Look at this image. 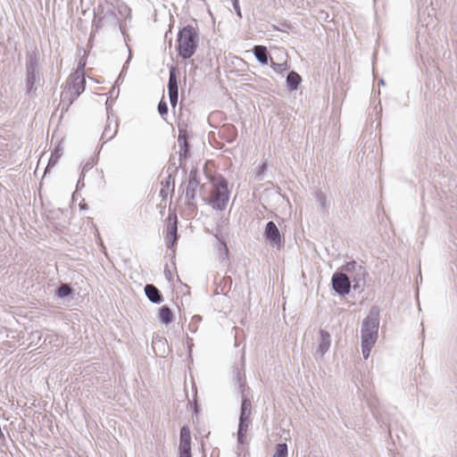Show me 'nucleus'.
Listing matches in <instances>:
<instances>
[{
  "label": "nucleus",
  "mask_w": 457,
  "mask_h": 457,
  "mask_svg": "<svg viewBox=\"0 0 457 457\" xmlns=\"http://www.w3.org/2000/svg\"><path fill=\"white\" fill-rule=\"evenodd\" d=\"M204 187V185L200 184V174L198 170L196 168L191 169L185 192L187 204L189 207L195 206V200L196 198L197 190L199 189L201 193Z\"/></svg>",
  "instance_id": "obj_7"
},
{
  "label": "nucleus",
  "mask_w": 457,
  "mask_h": 457,
  "mask_svg": "<svg viewBox=\"0 0 457 457\" xmlns=\"http://www.w3.org/2000/svg\"><path fill=\"white\" fill-rule=\"evenodd\" d=\"M120 15L124 16L126 20H131V9L125 4H120L117 7Z\"/></svg>",
  "instance_id": "obj_31"
},
{
  "label": "nucleus",
  "mask_w": 457,
  "mask_h": 457,
  "mask_svg": "<svg viewBox=\"0 0 457 457\" xmlns=\"http://www.w3.org/2000/svg\"><path fill=\"white\" fill-rule=\"evenodd\" d=\"M232 5L238 17H242L241 9L239 6V0L232 1Z\"/></svg>",
  "instance_id": "obj_40"
},
{
  "label": "nucleus",
  "mask_w": 457,
  "mask_h": 457,
  "mask_svg": "<svg viewBox=\"0 0 457 457\" xmlns=\"http://www.w3.org/2000/svg\"><path fill=\"white\" fill-rule=\"evenodd\" d=\"M25 71V95L34 98L40 82L39 59L36 48L26 52Z\"/></svg>",
  "instance_id": "obj_4"
},
{
  "label": "nucleus",
  "mask_w": 457,
  "mask_h": 457,
  "mask_svg": "<svg viewBox=\"0 0 457 457\" xmlns=\"http://www.w3.org/2000/svg\"><path fill=\"white\" fill-rule=\"evenodd\" d=\"M145 293L148 300L154 303L158 304L163 302L161 291L153 284H146L145 286Z\"/></svg>",
  "instance_id": "obj_15"
},
{
  "label": "nucleus",
  "mask_w": 457,
  "mask_h": 457,
  "mask_svg": "<svg viewBox=\"0 0 457 457\" xmlns=\"http://www.w3.org/2000/svg\"><path fill=\"white\" fill-rule=\"evenodd\" d=\"M361 267L362 265L358 264L355 261H351L342 266V270L345 274L352 276V274L355 273L358 269H361Z\"/></svg>",
  "instance_id": "obj_25"
},
{
  "label": "nucleus",
  "mask_w": 457,
  "mask_h": 457,
  "mask_svg": "<svg viewBox=\"0 0 457 457\" xmlns=\"http://www.w3.org/2000/svg\"><path fill=\"white\" fill-rule=\"evenodd\" d=\"M171 179H172V174L170 172L167 179H165V181L162 182L163 187L169 188L170 186V183H171Z\"/></svg>",
  "instance_id": "obj_42"
},
{
  "label": "nucleus",
  "mask_w": 457,
  "mask_h": 457,
  "mask_svg": "<svg viewBox=\"0 0 457 457\" xmlns=\"http://www.w3.org/2000/svg\"><path fill=\"white\" fill-rule=\"evenodd\" d=\"M199 42V34L197 28L191 24L181 28L178 32L176 49L178 55L187 60L196 52Z\"/></svg>",
  "instance_id": "obj_3"
},
{
  "label": "nucleus",
  "mask_w": 457,
  "mask_h": 457,
  "mask_svg": "<svg viewBox=\"0 0 457 457\" xmlns=\"http://www.w3.org/2000/svg\"><path fill=\"white\" fill-rule=\"evenodd\" d=\"M104 26L113 29L118 27L124 37V40L127 41L129 39V35L125 28L126 24L121 22L118 18L114 5L105 0L99 2L97 6L94 8L92 30L96 32Z\"/></svg>",
  "instance_id": "obj_1"
},
{
  "label": "nucleus",
  "mask_w": 457,
  "mask_h": 457,
  "mask_svg": "<svg viewBox=\"0 0 457 457\" xmlns=\"http://www.w3.org/2000/svg\"><path fill=\"white\" fill-rule=\"evenodd\" d=\"M93 165L94 163L93 162H87L84 164L83 168H82V171H81V175L84 176V173L89 170H91L93 168Z\"/></svg>",
  "instance_id": "obj_41"
},
{
  "label": "nucleus",
  "mask_w": 457,
  "mask_h": 457,
  "mask_svg": "<svg viewBox=\"0 0 457 457\" xmlns=\"http://www.w3.org/2000/svg\"><path fill=\"white\" fill-rule=\"evenodd\" d=\"M379 83H380L381 85H384V84H385L384 79H380Z\"/></svg>",
  "instance_id": "obj_51"
},
{
  "label": "nucleus",
  "mask_w": 457,
  "mask_h": 457,
  "mask_svg": "<svg viewBox=\"0 0 457 457\" xmlns=\"http://www.w3.org/2000/svg\"><path fill=\"white\" fill-rule=\"evenodd\" d=\"M79 208L81 210H86L87 208V205L86 203H84V201H82L79 204Z\"/></svg>",
  "instance_id": "obj_50"
},
{
  "label": "nucleus",
  "mask_w": 457,
  "mask_h": 457,
  "mask_svg": "<svg viewBox=\"0 0 457 457\" xmlns=\"http://www.w3.org/2000/svg\"><path fill=\"white\" fill-rule=\"evenodd\" d=\"M168 94L179 93L178 85V70L175 66H171L169 71Z\"/></svg>",
  "instance_id": "obj_19"
},
{
  "label": "nucleus",
  "mask_w": 457,
  "mask_h": 457,
  "mask_svg": "<svg viewBox=\"0 0 457 457\" xmlns=\"http://www.w3.org/2000/svg\"><path fill=\"white\" fill-rule=\"evenodd\" d=\"M158 112L161 116H164L168 113L169 108L167 103L162 99L157 106Z\"/></svg>",
  "instance_id": "obj_35"
},
{
  "label": "nucleus",
  "mask_w": 457,
  "mask_h": 457,
  "mask_svg": "<svg viewBox=\"0 0 457 457\" xmlns=\"http://www.w3.org/2000/svg\"><path fill=\"white\" fill-rule=\"evenodd\" d=\"M263 237L270 245L276 247L278 250L285 245L283 235H281L277 225L271 220L268 221L265 226Z\"/></svg>",
  "instance_id": "obj_8"
},
{
  "label": "nucleus",
  "mask_w": 457,
  "mask_h": 457,
  "mask_svg": "<svg viewBox=\"0 0 457 457\" xmlns=\"http://www.w3.org/2000/svg\"><path fill=\"white\" fill-rule=\"evenodd\" d=\"M214 237L217 239V251L219 252L220 256H228V248L223 237L220 235V230L217 229L216 233H214Z\"/></svg>",
  "instance_id": "obj_24"
},
{
  "label": "nucleus",
  "mask_w": 457,
  "mask_h": 457,
  "mask_svg": "<svg viewBox=\"0 0 457 457\" xmlns=\"http://www.w3.org/2000/svg\"><path fill=\"white\" fill-rule=\"evenodd\" d=\"M252 413L251 402L245 396L242 397L241 407H240V419H250Z\"/></svg>",
  "instance_id": "obj_23"
},
{
  "label": "nucleus",
  "mask_w": 457,
  "mask_h": 457,
  "mask_svg": "<svg viewBox=\"0 0 457 457\" xmlns=\"http://www.w3.org/2000/svg\"><path fill=\"white\" fill-rule=\"evenodd\" d=\"M202 320V317L199 315H195L192 317L191 321L188 325L189 329L192 332H195L197 330V325Z\"/></svg>",
  "instance_id": "obj_34"
},
{
  "label": "nucleus",
  "mask_w": 457,
  "mask_h": 457,
  "mask_svg": "<svg viewBox=\"0 0 457 457\" xmlns=\"http://www.w3.org/2000/svg\"><path fill=\"white\" fill-rule=\"evenodd\" d=\"M331 344V338L330 334L324 330H320V340H319V346L317 349V353H320L321 356L324 355L329 349Z\"/></svg>",
  "instance_id": "obj_16"
},
{
  "label": "nucleus",
  "mask_w": 457,
  "mask_h": 457,
  "mask_svg": "<svg viewBox=\"0 0 457 457\" xmlns=\"http://www.w3.org/2000/svg\"><path fill=\"white\" fill-rule=\"evenodd\" d=\"M212 183V191L210 200L205 195H202V199L207 202L214 210L224 211L227 208L230 192L228 190V183L227 179L219 175L211 179Z\"/></svg>",
  "instance_id": "obj_5"
},
{
  "label": "nucleus",
  "mask_w": 457,
  "mask_h": 457,
  "mask_svg": "<svg viewBox=\"0 0 457 457\" xmlns=\"http://www.w3.org/2000/svg\"><path fill=\"white\" fill-rule=\"evenodd\" d=\"M168 95H169L170 105L173 108H175V106L177 105V103H178L179 93H170Z\"/></svg>",
  "instance_id": "obj_38"
},
{
  "label": "nucleus",
  "mask_w": 457,
  "mask_h": 457,
  "mask_svg": "<svg viewBox=\"0 0 457 457\" xmlns=\"http://www.w3.org/2000/svg\"><path fill=\"white\" fill-rule=\"evenodd\" d=\"M192 407H193L195 415L197 416L198 413H199V406H198L197 402L195 400L193 402Z\"/></svg>",
  "instance_id": "obj_45"
},
{
  "label": "nucleus",
  "mask_w": 457,
  "mask_h": 457,
  "mask_svg": "<svg viewBox=\"0 0 457 457\" xmlns=\"http://www.w3.org/2000/svg\"><path fill=\"white\" fill-rule=\"evenodd\" d=\"M315 197H316L317 202L319 203L320 209L323 212H328L326 195L322 191L318 190L315 192Z\"/></svg>",
  "instance_id": "obj_29"
},
{
  "label": "nucleus",
  "mask_w": 457,
  "mask_h": 457,
  "mask_svg": "<svg viewBox=\"0 0 457 457\" xmlns=\"http://www.w3.org/2000/svg\"><path fill=\"white\" fill-rule=\"evenodd\" d=\"M130 59H131V54L129 53V58H128V60L126 61V62L124 63V65H123V67H122V70H121V71H120V75H119L118 79H117V81H116V82H118V81L121 79V77H123V76L125 75V73H126V71H127V69H128V67H129V64Z\"/></svg>",
  "instance_id": "obj_37"
},
{
  "label": "nucleus",
  "mask_w": 457,
  "mask_h": 457,
  "mask_svg": "<svg viewBox=\"0 0 457 457\" xmlns=\"http://www.w3.org/2000/svg\"><path fill=\"white\" fill-rule=\"evenodd\" d=\"M152 347L154 353L161 357H165L170 351L166 338L160 336L153 338Z\"/></svg>",
  "instance_id": "obj_13"
},
{
  "label": "nucleus",
  "mask_w": 457,
  "mask_h": 457,
  "mask_svg": "<svg viewBox=\"0 0 457 457\" xmlns=\"http://www.w3.org/2000/svg\"><path fill=\"white\" fill-rule=\"evenodd\" d=\"M62 154V150L59 148V147H56L54 149V151L52 153L50 158H49V161H48V163H47V166L46 168V171L45 173L52 167H54L56 162H58V159L60 158Z\"/></svg>",
  "instance_id": "obj_27"
},
{
  "label": "nucleus",
  "mask_w": 457,
  "mask_h": 457,
  "mask_svg": "<svg viewBox=\"0 0 457 457\" xmlns=\"http://www.w3.org/2000/svg\"><path fill=\"white\" fill-rule=\"evenodd\" d=\"M331 286L333 290L341 296L347 295L352 287L348 275L338 270L332 275Z\"/></svg>",
  "instance_id": "obj_9"
},
{
  "label": "nucleus",
  "mask_w": 457,
  "mask_h": 457,
  "mask_svg": "<svg viewBox=\"0 0 457 457\" xmlns=\"http://www.w3.org/2000/svg\"><path fill=\"white\" fill-rule=\"evenodd\" d=\"M270 66L273 69V71H276L277 73H282L288 69V65L287 62L277 63L272 59L270 62Z\"/></svg>",
  "instance_id": "obj_32"
},
{
  "label": "nucleus",
  "mask_w": 457,
  "mask_h": 457,
  "mask_svg": "<svg viewBox=\"0 0 457 457\" xmlns=\"http://www.w3.org/2000/svg\"><path fill=\"white\" fill-rule=\"evenodd\" d=\"M106 111H107V113H108L107 124L105 125L104 129L103 131L102 139H105V141H110L117 134V131H118V122H117L116 120H113V123L111 120V117L109 115L108 101L106 102Z\"/></svg>",
  "instance_id": "obj_12"
},
{
  "label": "nucleus",
  "mask_w": 457,
  "mask_h": 457,
  "mask_svg": "<svg viewBox=\"0 0 457 457\" xmlns=\"http://www.w3.org/2000/svg\"><path fill=\"white\" fill-rule=\"evenodd\" d=\"M188 135L186 129L179 128L178 143L180 147L179 150V160L187 158L189 154L190 145L188 143Z\"/></svg>",
  "instance_id": "obj_11"
},
{
  "label": "nucleus",
  "mask_w": 457,
  "mask_h": 457,
  "mask_svg": "<svg viewBox=\"0 0 457 457\" xmlns=\"http://www.w3.org/2000/svg\"><path fill=\"white\" fill-rule=\"evenodd\" d=\"M83 179H84V176H82V175L80 174V177H79V180H78V183H77V188H78V189H79V188H80V187H84Z\"/></svg>",
  "instance_id": "obj_47"
},
{
  "label": "nucleus",
  "mask_w": 457,
  "mask_h": 457,
  "mask_svg": "<svg viewBox=\"0 0 457 457\" xmlns=\"http://www.w3.org/2000/svg\"><path fill=\"white\" fill-rule=\"evenodd\" d=\"M288 448L286 443H279L275 447V453L272 457H287Z\"/></svg>",
  "instance_id": "obj_28"
},
{
  "label": "nucleus",
  "mask_w": 457,
  "mask_h": 457,
  "mask_svg": "<svg viewBox=\"0 0 457 457\" xmlns=\"http://www.w3.org/2000/svg\"><path fill=\"white\" fill-rule=\"evenodd\" d=\"M73 292L72 287L69 284H62L57 289H56V296L59 298H65L67 296H70Z\"/></svg>",
  "instance_id": "obj_26"
},
{
  "label": "nucleus",
  "mask_w": 457,
  "mask_h": 457,
  "mask_svg": "<svg viewBox=\"0 0 457 457\" xmlns=\"http://www.w3.org/2000/svg\"><path fill=\"white\" fill-rule=\"evenodd\" d=\"M179 457H192L191 449L179 450Z\"/></svg>",
  "instance_id": "obj_43"
},
{
  "label": "nucleus",
  "mask_w": 457,
  "mask_h": 457,
  "mask_svg": "<svg viewBox=\"0 0 457 457\" xmlns=\"http://www.w3.org/2000/svg\"><path fill=\"white\" fill-rule=\"evenodd\" d=\"M290 28V26L287 23H281V26L278 28V27H276V29L279 30V31H283V32H286L287 29H288Z\"/></svg>",
  "instance_id": "obj_44"
},
{
  "label": "nucleus",
  "mask_w": 457,
  "mask_h": 457,
  "mask_svg": "<svg viewBox=\"0 0 457 457\" xmlns=\"http://www.w3.org/2000/svg\"><path fill=\"white\" fill-rule=\"evenodd\" d=\"M179 237H165L166 246L175 252V247L178 243Z\"/></svg>",
  "instance_id": "obj_33"
},
{
  "label": "nucleus",
  "mask_w": 457,
  "mask_h": 457,
  "mask_svg": "<svg viewBox=\"0 0 457 457\" xmlns=\"http://www.w3.org/2000/svg\"><path fill=\"white\" fill-rule=\"evenodd\" d=\"M375 343L376 342L367 341V339L361 340V352H362L363 358L365 360L369 358L371 348L373 347Z\"/></svg>",
  "instance_id": "obj_30"
},
{
  "label": "nucleus",
  "mask_w": 457,
  "mask_h": 457,
  "mask_svg": "<svg viewBox=\"0 0 457 457\" xmlns=\"http://www.w3.org/2000/svg\"><path fill=\"white\" fill-rule=\"evenodd\" d=\"M159 320L164 325H169L172 322L173 313L168 305H162L159 309Z\"/></svg>",
  "instance_id": "obj_22"
},
{
  "label": "nucleus",
  "mask_w": 457,
  "mask_h": 457,
  "mask_svg": "<svg viewBox=\"0 0 457 457\" xmlns=\"http://www.w3.org/2000/svg\"><path fill=\"white\" fill-rule=\"evenodd\" d=\"M167 189H168V188H165V187H162V188L161 189V191H160V195H161V196H162V198L167 197V195H168Z\"/></svg>",
  "instance_id": "obj_48"
},
{
  "label": "nucleus",
  "mask_w": 457,
  "mask_h": 457,
  "mask_svg": "<svg viewBox=\"0 0 457 457\" xmlns=\"http://www.w3.org/2000/svg\"><path fill=\"white\" fill-rule=\"evenodd\" d=\"M348 277L350 278V282H353V290H358L359 292H361L366 284V278L368 277V272L365 267L362 266L361 269H358V270L355 273Z\"/></svg>",
  "instance_id": "obj_10"
},
{
  "label": "nucleus",
  "mask_w": 457,
  "mask_h": 457,
  "mask_svg": "<svg viewBox=\"0 0 457 457\" xmlns=\"http://www.w3.org/2000/svg\"><path fill=\"white\" fill-rule=\"evenodd\" d=\"M164 274H165V277H166V278H167L168 280H170V279H171V272H170V270H164Z\"/></svg>",
  "instance_id": "obj_49"
},
{
  "label": "nucleus",
  "mask_w": 457,
  "mask_h": 457,
  "mask_svg": "<svg viewBox=\"0 0 457 457\" xmlns=\"http://www.w3.org/2000/svg\"><path fill=\"white\" fill-rule=\"evenodd\" d=\"M378 327L379 312L376 307H372L361 323V340L367 339V341L376 342L378 339Z\"/></svg>",
  "instance_id": "obj_6"
},
{
  "label": "nucleus",
  "mask_w": 457,
  "mask_h": 457,
  "mask_svg": "<svg viewBox=\"0 0 457 457\" xmlns=\"http://www.w3.org/2000/svg\"><path fill=\"white\" fill-rule=\"evenodd\" d=\"M286 82L289 91H295L302 82V78L296 71H291L287 76Z\"/></svg>",
  "instance_id": "obj_20"
},
{
  "label": "nucleus",
  "mask_w": 457,
  "mask_h": 457,
  "mask_svg": "<svg viewBox=\"0 0 457 457\" xmlns=\"http://www.w3.org/2000/svg\"><path fill=\"white\" fill-rule=\"evenodd\" d=\"M187 348H188V351L190 353L192 351V346H193V339L189 337H187Z\"/></svg>",
  "instance_id": "obj_46"
},
{
  "label": "nucleus",
  "mask_w": 457,
  "mask_h": 457,
  "mask_svg": "<svg viewBox=\"0 0 457 457\" xmlns=\"http://www.w3.org/2000/svg\"><path fill=\"white\" fill-rule=\"evenodd\" d=\"M253 53L256 60L262 65H267L270 58L269 51L264 46H255Z\"/></svg>",
  "instance_id": "obj_18"
},
{
  "label": "nucleus",
  "mask_w": 457,
  "mask_h": 457,
  "mask_svg": "<svg viewBox=\"0 0 457 457\" xmlns=\"http://www.w3.org/2000/svg\"><path fill=\"white\" fill-rule=\"evenodd\" d=\"M267 169L266 163H262L258 167L257 172H256V179L258 180H262L263 179V173Z\"/></svg>",
  "instance_id": "obj_36"
},
{
  "label": "nucleus",
  "mask_w": 457,
  "mask_h": 457,
  "mask_svg": "<svg viewBox=\"0 0 457 457\" xmlns=\"http://www.w3.org/2000/svg\"><path fill=\"white\" fill-rule=\"evenodd\" d=\"M318 19L323 21H329V14L325 11H320L318 13Z\"/></svg>",
  "instance_id": "obj_39"
},
{
  "label": "nucleus",
  "mask_w": 457,
  "mask_h": 457,
  "mask_svg": "<svg viewBox=\"0 0 457 457\" xmlns=\"http://www.w3.org/2000/svg\"><path fill=\"white\" fill-rule=\"evenodd\" d=\"M167 228L165 237H179L178 235V217L175 211H170L167 217Z\"/></svg>",
  "instance_id": "obj_14"
},
{
  "label": "nucleus",
  "mask_w": 457,
  "mask_h": 457,
  "mask_svg": "<svg viewBox=\"0 0 457 457\" xmlns=\"http://www.w3.org/2000/svg\"><path fill=\"white\" fill-rule=\"evenodd\" d=\"M251 423L250 419H240L238 420V428H237V442L241 445L245 443V435L247 433V429L249 424Z\"/></svg>",
  "instance_id": "obj_21"
},
{
  "label": "nucleus",
  "mask_w": 457,
  "mask_h": 457,
  "mask_svg": "<svg viewBox=\"0 0 457 457\" xmlns=\"http://www.w3.org/2000/svg\"><path fill=\"white\" fill-rule=\"evenodd\" d=\"M186 449H191V434L187 425L180 428L179 433V450Z\"/></svg>",
  "instance_id": "obj_17"
},
{
  "label": "nucleus",
  "mask_w": 457,
  "mask_h": 457,
  "mask_svg": "<svg viewBox=\"0 0 457 457\" xmlns=\"http://www.w3.org/2000/svg\"><path fill=\"white\" fill-rule=\"evenodd\" d=\"M86 63H79V69L83 70ZM86 79L83 71H76L66 80L65 87L61 93L62 112H67L73 102L84 92Z\"/></svg>",
  "instance_id": "obj_2"
}]
</instances>
